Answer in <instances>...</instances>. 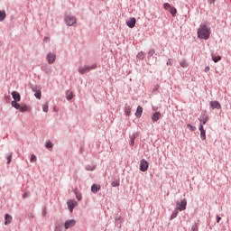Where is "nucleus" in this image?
<instances>
[{
    "mask_svg": "<svg viewBox=\"0 0 231 231\" xmlns=\"http://www.w3.org/2000/svg\"><path fill=\"white\" fill-rule=\"evenodd\" d=\"M198 37L199 39H204V41H208L210 38V28L205 23H201L198 29Z\"/></svg>",
    "mask_w": 231,
    "mask_h": 231,
    "instance_id": "1",
    "label": "nucleus"
},
{
    "mask_svg": "<svg viewBox=\"0 0 231 231\" xmlns=\"http://www.w3.org/2000/svg\"><path fill=\"white\" fill-rule=\"evenodd\" d=\"M97 69V65L83 66V67H79V72L80 73V75H84L85 73H89L91 69Z\"/></svg>",
    "mask_w": 231,
    "mask_h": 231,
    "instance_id": "2",
    "label": "nucleus"
},
{
    "mask_svg": "<svg viewBox=\"0 0 231 231\" xmlns=\"http://www.w3.org/2000/svg\"><path fill=\"white\" fill-rule=\"evenodd\" d=\"M65 23L68 26H73V24H77V18L72 15H68L65 17Z\"/></svg>",
    "mask_w": 231,
    "mask_h": 231,
    "instance_id": "3",
    "label": "nucleus"
},
{
    "mask_svg": "<svg viewBox=\"0 0 231 231\" xmlns=\"http://www.w3.org/2000/svg\"><path fill=\"white\" fill-rule=\"evenodd\" d=\"M177 210H180V212H182V210H186L187 209V199H182L177 202Z\"/></svg>",
    "mask_w": 231,
    "mask_h": 231,
    "instance_id": "4",
    "label": "nucleus"
},
{
    "mask_svg": "<svg viewBox=\"0 0 231 231\" xmlns=\"http://www.w3.org/2000/svg\"><path fill=\"white\" fill-rule=\"evenodd\" d=\"M76 225H77V220L69 219L65 221L64 227L66 230H68L69 228H73V226H75Z\"/></svg>",
    "mask_w": 231,
    "mask_h": 231,
    "instance_id": "5",
    "label": "nucleus"
},
{
    "mask_svg": "<svg viewBox=\"0 0 231 231\" xmlns=\"http://www.w3.org/2000/svg\"><path fill=\"white\" fill-rule=\"evenodd\" d=\"M147 169H149V162L143 159L140 162V171H142V172H145Z\"/></svg>",
    "mask_w": 231,
    "mask_h": 231,
    "instance_id": "6",
    "label": "nucleus"
},
{
    "mask_svg": "<svg viewBox=\"0 0 231 231\" xmlns=\"http://www.w3.org/2000/svg\"><path fill=\"white\" fill-rule=\"evenodd\" d=\"M56 59H57V55H55L54 53L49 52L47 54V62L49 64H53V62H55Z\"/></svg>",
    "mask_w": 231,
    "mask_h": 231,
    "instance_id": "7",
    "label": "nucleus"
},
{
    "mask_svg": "<svg viewBox=\"0 0 231 231\" xmlns=\"http://www.w3.org/2000/svg\"><path fill=\"white\" fill-rule=\"evenodd\" d=\"M67 205L69 207V212H73V208H75V207H77V201H75L73 199L68 200Z\"/></svg>",
    "mask_w": 231,
    "mask_h": 231,
    "instance_id": "8",
    "label": "nucleus"
},
{
    "mask_svg": "<svg viewBox=\"0 0 231 231\" xmlns=\"http://www.w3.org/2000/svg\"><path fill=\"white\" fill-rule=\"evenodd\" d=\"M126 24L129 28H134V26L136 25V18L132 17L130 18L127 22Z\"/></svg>",
    "mask_w": 231,
    "mask_h": 231,
    "instance_id": "9",
    "label": "nucleus"
},
{
    "mask_svg": "<svg viewBox=\"0 0 231 231\" xmlns=\"http://www.w3.org/2000/svg\"><path fill=\"white\" fill-rule=\"evenodd\" d=\"M12 97L14 98V102H21V94H19V92L13 91Z\"/></svg>",
    "mask_w": 231,
    "mask_h": 231,
    "instance_id": "10",
    "label": "nucleus"
},
{
    "mask_svg": "<svg viewBox=\"0 0 231 231\" xmlns=\"http://www.w3.org/2000/svg\"><path fill=\"white\" fill-rule=\"evenodd\" d=\"M199 129L200 131V138H201V140H207V134H206L205 128H203V125H200Z\"/></svg>",
    "mask_w": 231,
    "mask_h": 231,
    "instance_id": "11",
    "label": "nucleus"
},
{
    "mask_svg": "<svg viewBox=\"0 0 231 231\" xmlns=\"http://www.w3.org/2000/svg\"><path fill=\"white\" fill-rule=\"evenodd\" d=\"M210 106L212 109H221V104H219L217 101H211Z\"/></svg>",
    "mask_w": 231,
    "mask_h": 231,
    "instance_id": "12",
    "label": "nucleus"
},
{
    "mask_svg": "<svg viewBox=\"0 0 231 231\" xmlns=\"http://www.w3.org/2000/svg\"><path fill=\"white\" fill-rule=\"evenodd\" d=\"M161 117H162V113L156 112L153 114L152 120V122H158Z\"/></svg>",
    "mask_w": 231,
    "mask_h": 231,
    "instance_id": "13",
    "label": "nucleus"
},
{
    "mask_svg": "<svg viewBox=\"0 0 231 231\" xmlns=\"http://www.w3.org/2000/svg\"><path fill=\"white\" fill-rule=\"evenodd\" d=\"M13 217H11L10 214H5V225H10V223H12Z\"/></svg>",
    "mask_w": 231,
    "mask_h": 231,
    "instance_id": "14",
    "label": "nucleus"
},
{
    "mask_svg": "<svg viewBox=\"0 0 231 231\" xmlns=\"http://www.w3.org/2000/svg\"><path fill=\"white\" fill-rule=\"evenodd\" d=\"M142 113H143V108L139 106L137 107L136 112H135V116H136L137 118H141V117H142Z\"/></svg>",
    "mask_w": 231,
    "mask_h": 231,
    "instance_id": "15",
    "label": "nucleus"
},
{
    "mask_svg": "<svg viewBox=\"0 0 231 231\" xmlns=\"http://www.w3.org/2000/svg\"><path fill=\"white\" fill-rule=\"evenodd\" d=\"M98 190H100V186H98L97 184H93L91 187V192H93V194H97V192H98Z\"/></svg>",
    "mask_w": 231,
    "mask_h": 231,
    "instance_id": "16",
    "label": "nucleus"
},
{
    "mask_svg": "<svg viewBox=\"0 0 231 231\" xmlns=\"http://www.w3.org/2000/svg\"><path fill=\"white\" fill-rule=\"evenodd\" d=\"M19 111H21V113H26V111H29V108L26 105H23L20 106Z\"/></svg>",
    "mask_w": 231,
    "mask_h": 231,
    "instance_id": "17",
    "label": "nucleus"
},
{
    "mask_svg": "<svg viewBox=\"0 0 231 231\" xmlns=\"http://www.w3.org/2000/svg\"><path fill=\"white\" fill-rule=\"evenodd\" d=\"M32 91H35L34 97H36L39 100H41V90H36L35 88H32Z\"/></svg>",
    "mask_w": 231,
    "mask_h": 231,
    "instance_id": "18",
    "label": "nucleus"
},
{
    "mask_svg": "<svg viewBox=\"0 0 231 231\" xmlns=\"http://www.w3.org/2000/svg\"><path fill=\"white\" fill-rule=\"evenodd\" d=\"M18 101H12V106L14 107V109H20L21 106L19 105V103H17Z\"/></svg>",
    "mask_w": 231,
    "mask_h": 231,
    "instance_id": "19",
    "label": "nucleus"
},
{
    "mask_svg": "<svg viewBox=\"0 0 231 231\" xmlns=\"http://www.w3.org/2000/svg\"><path fill=\"white\" fill-rule=\"evenodd\" d=\"M6 19V13L5 11H0V21H5Z\"/></svg>",
    "mask_w": 231,
    "mask_h": 231,
    "instance_id": "20",
    "label": "nucleus"
},
{
    "mask_svg": "<svg viewBox=\"0 0 231 231\" xmlns=\"http://www.w3.org/2000/svg\"><path fill=\"white\" fill-rule=\"evenodd\" d=\"M178 208H176L175 210L172 212L171 219H174L176 217H178Z\"/></svg>",
    "mask_w": 231,
    "mask_h": 231,
    "instance_id": "21",
    "label": "nucleus"
},
{
    "mask_svg": "<svg viewBox=\"0 0 231 231\" xmlns=\"http://www.w3.org/2000/svg\"><path fill=\"white\" fill-rule=\"evenodd\" d=\"M137 59H140V60H143V59H145V54H143V51L139 52L137 54Z\"/></svg>",
    "mask_w": 231,
    "mask_h": 231,
    "instance_id": "22",
    "label": "nucleus"
},
{
    "mask_svg": "<svg viewBox=\"0 0 231 231\" xmlns=\"http://www.w3.org/2000/svg\"><path fill=\"white\" fill-rule=\"evenodd\" d=\"M73 99V92L68 91L67 92V100H72Z\"/></svg>",
    "mask_w": 231,
    "mask_h": 231,
    "instance_id": "23",
    "label": "nucleus"
},
{
    "mask_svg": "<svg viewBox=\"0 0 231 231\" xmlns=\"http://www.w3.org/2000/svg\"><path fill=\"white\" fill-rule=\"evenodd\" d=\"M111 185H112V187H119L120 186V180H115L114 181H112Z\"/></svg>",
    "mask_w": 231,
    "mask_h": 231,
    "instance_id": "24",
    "label": "nucleus"
},
{
    "mask_svg": "<svg viewBox=\"0 0 231 231\" xmlns=\"http://www.w3.org/2000/svg\"><path fill=\"white\" fill-rule=\"evenodd\" d=\"M170 14H171V15L174 17V15H176V14H178V11L176 10V8L171 7L170 9Z\"/></svg>",
    "mask_w": 231,
    "mask_h": 231,
    "instance_id": "25",
    "label": "nucleus"
},
{
    "mask_svg": "<svg viewBox=\"0 0 231 231\" xmlns=\"http://www.w3.org/2000/svg\"><path fill=\"white\" fill-rule=\"evenodd\" d=\"M208 122V117L207 116H202V125H205Z\"/></svg>",
    "mask_w": 231,
    "mask_h": 231,
    "instance_id": "26",
    "label": "nucleus"
},
{
    "mask_svg": "<svg viewBox=\"0 0 231 231\" xmlns=\"http://www.w3.org/2000/svg\"><path fill=\"white\" fill-rule=\"evenodd\" d=\"M187 127H188V129H189V131H191V132L196 131V126H193V125H190V124H188V125H187Z\"/></svg>",
    "mask_w": 231,
    "mask_h": 231,
    "instance_id": "27",
    "label": "nucleus"
},
{
    "mask_svg": "<svg viewBox=\"0 0 231 231\" xmlns=\"http://www.w3.org/2000/svg\"><path fill=\"white\" fill-rule=\"evenodd\" d=\"M30 162H31V163L37 162V156H35V154H32Z\"/></svg>",
    "mask_w": 231,
    "mask_h": 231,
    "instance_id": "28",
    "label": "nucleus"
},
{
    "mask_svg": "<svg viewBox=\"0 0 231 231\" xmlns=\"http://www.w3.org/2000/svg\"><path fill=\"white\" fill-rule=\"evenodd\" d=\"M54 231H62V226L56 224Z\"/></svg>",
    "mask_w": 231,
    "mask_h": 231,
    "instance_id": "29",
    "label": "nucleus"
},
{
    "mask_svg": "<svg viewBox=\"0 0 231 231\" xmlns=\"http://www.w3.org/2000/svg\"><path fill=\"white\" fill-rule=\"evenodd\" d=\"M76 194V198L79 201H80V199H82V194L79 193V191H75Z\"/></svg>",
    "mask_w": 231,
    "mask_h": 231,
    "instance_id": "30",
    "label": "nucleus"
},
{
    "mask_svg": "<svg viewBox=\"0 0 231 231\" xmlns=\"http://www.w3.org/2000/svg\"><path fill=\"white\" fill-rule=\"evenodd\" d=\"M219 60H221V56H215V57H213V61L214 62H219Z\"/></svg>",
    "mask_w": 231,
    "mask_h": 231,
    "instance_id": "31",
    "label": "nucleus"
},
{
    "mask_svg": "<svg viewBox=\"0 0 231 231\" xmlns=\"http://www.w3.org/2000/svg\"><path fill=\"white\" fill-rule=\"evenodd\" d=\"M45 147H46L47 149H51V147H53V143H51V142H48V143H46Z\"/></svg>",
    "mask_w": 231,
    "mask_h": 231,
    "instance_id": "32",
    "label": "nucleus"
},
{
    "mask_svg": "<svg viewBox=\"0 0 231 231\" xmlns=\"http://www.w3.org/2000/svg\"><path fill=\"white\" fill-rule=\"evenodd\" d=\"M164 8H165V10H171L172 7L171 6V4L166 3V4H164Z\"/></svg>",
    "mask_w": 231,
    "mask_h": 231,
    "instance_id": "33",
    "label": "nucleus"
},
{
    "mask_svg": "<svg viewBox=\"0 0 231 231\" xmlns=\"http://www.w3.org/2000/svg\"><path fill=\"white\" fill-rule=\"evenodd\" d=\"M42 110L44 111V113H48V103L42 106Z\"/></svg>",
    "mask_w": 231,
    "mask_h": 231,
    "instance_id": "34",
    "label": "nucleus"
},
{
    "mask_svg": "<svg viewBox=\"0 0 231 231\" xmlns=\"http://www.w3.org/2000/svg\"><path fill=\"white\" fill-rule=\"evenodd\" d=\"M125 115H131V106H128L127 108H125Z\"/></svg>",
    "mask_w": 231,
    "mask_h": 231,
    "instance_id": "35",
    "label": "nucleus"
},
{
    "mask_svg": "<svg viewBox=\"0 0 231 231\" xmlns=\"http://www.w3.org/2000/svg\"><path fill=\"white\" fill-rule=\"evenodd\" d=\"M180 66H181V68H187V66H188L187 61H185V60L181 61Z\"/></svg>",
    "mask_w": 231,
    "mask_h": 231,
    "instance_id": "36",
    "label": "nucleus"
},
{
    "mask_svg": "<svg viewBox=\"0 0 231 231\" xmlns=\"http://www.w3.org/2000/svg\"><path fill=\"white\" fill-rule=\"evenodd\" d=\"M7 163H8V164L12 163V154H10V155L7 157Z\"/></svg>",
    "mask_w": 231,
    "mask_h": 231,
    "instance_id": "37",
    "label": "nucleus"
},
{
    "mask_svg": "<svg viewBox=\"0 0 231 231\" xmlns=\"http://www.w3.org/2000/svg\"><path fill=\"white\" fill-rule=\"evenodd\" d=\"M192 231H198V225H193L191 227Z\"/></svg>",
    "mask_w": 231,
    "mask_h": 231,
    "instance_id": "38",
    "label": "nucleus"
},
{
    "mask_svg": "<svg viewBox=\"0 0 231 231\" xmlns=\"http://www.w3.org/2000/svg\"><path fill=\"white\" fill-rule=\"evenodd\" d=\"M167 66H172V60H168Z\"/></svg>",
    "mask_w": 231,
    "mask_h": 231,
    "instance_id": "39",
    "label": "nucleus"
},
{
    "mask_svg": "<svg viewBox=\"0 0 231 231\" xmlns=\"http://www.w3.org/2000/svg\"><path fill=\"white\" fill-rule=\"evenodd\" d=\"M43 42H50V37H45L43 39Z\"/></svg>",
    "mask_w": 231,
    "mask_h": 231,
    "instance_id": "40",
    "label": "nucleus"
},
{
    "mask_svg": "<svg viewBox=\"0 0 231 231\" xmlns=\"http://www.w3.org/2000/svg\"><path fill=\"white\" fill-rule=\"evenodd\" d=\"M148 53L151 55V57H152V55H154V50H151Z\"/></svg>",
    "mask_w": 231,
    "mask_h": 231,
    "instance_id": "41",
    "label": "nucleus"
},
{
    "mask_svg": "<svg viewBox=\"0 0 231 231\" xmlns=\"http://www.w3.org/2000/svg\"><path fill=\"white\" fill-rule=\"evenodd\" d=\"M221 221V217L217 216V223H219Z\"/></svg>",
    "mask_w": 231,
    "mask_h": 231,
    "instance_id": "42",
    "label": "nucleus"
},
{
    "mask_svg": "<svg viewBox=\"0 0 231 231\" xmlns=\"http://www.w3.org/2000/svg\"><path fill=\"white\" fill-rule=\"evenodd\" d=\"M208 71H210V67H206L205 68V72L208 73Z\"/></svg>",
    "mask_w": 231,
    "mask_h": 231,
    "instance_id": "43",
    "label": "nucleus"
},
{
    "mask_svg": "<svg viewBox=\"0 0 231 231\" xmlns=\"http://www.w3.org/2000/svg\"><path fill=\"white\" fill-rule=\"evenodd\" d=\"M87 171H95V167L93 168L87 167Z\"/></svg>",
    "mask_w": 231,
    "mask_h": 231,
    "instance_id": "44",
    "label": "nucleus"
},
{
    "mask_svg": "<svg viewBox=\"0 0 231 231\" xmlns=\"http://www.w3.org/2000/svg\"><path fill=\"white\" fill-rule=\"evenodd\" d=\"M23 198H28V193H24V194L23 195Z\"/></svg>",
    "mask_w": 231,
    "mask_h": 231,
    "instance_id": "45",
    "label": "nucleus"
},
{
    "mask_svg": "<svg viewBox=\"0 0 231 231\" xmlns=\"http://www.w3.org/2000/svg\"><path fill=\"white\" fill-rule=\"evenodd\" d=\"M131 145H134V139H132Z\"/></svg>",
    "mask_w": 231,
    "mask_h": 231,
    "instance_id": "46",
    "label": "nucleus"
}]
</instances>
